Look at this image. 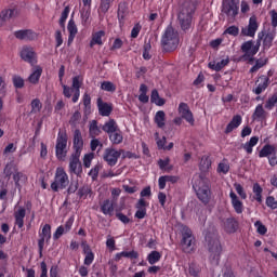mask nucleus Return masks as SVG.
<instances>
[{
    "label": "nucleus",
    "mask_w": 277,
    "mask_h": 277,
    "mask_svg": "<svg viewBox=\"0 0 277 277\" xmlns=\"http://www.w3.org/2000/svg\"><path fill=\"white\" fill-rule=\"evenodd\" d=\"M194 14H196V4L189 0L184 1L177 14V21L182 31H189L192 29Z\"/></svg>",
    "instance_id": "f257e3e1"
},
{
    "label": "nucleus",
    "mask_w": 277,
    "mask_h": 277,
    "mask_svg": "<svg viewBox=\"0 0 277 277\" xmlns=\"http://www.w3.org/2000/svg\"><path fill=\"white\" fill-rule=\"evenodd\" d=\"M179 42L181 38L179 31H176L172 26H168L161 36V47L167 53H172L179 49Z\"/></svg>",
    "instance_id": "f03ea898"
},
{
    "label": "nucleus",
    "mask_w": 277,
    "mask_h": 277,
    "mask_svg": "<svg viewBox=\"0 0 277 277\" xmlns=\"http://www.w3.org/2000/svg\"><path fill=\"white\" fill-rule=\"evenodd\" d=\"M206 241L208 242L210 262L212 265H220V259L222 256V243L220 242V239L211 234H207Z\"/></svg>",
    "instance_id": "7ed1b4c3"
},
{
    "label": "nucleus",
    "mask_w": 277,
    "mask_h": 277,
    "mask_svg": "<svg viewBox=\"0 0 277 277\" xmlns=\"http://www.w3.org/2000/svg\"><path fill=\"white\" fill-rule=\"evenodd\" d=\"M181 248L185 254H192V252H196V236H194L192 228L187 226L182 228Z\"/></svg>",
    "instance_id": "20e7f679"
},
{
    "label": "nucleus",
    "mask_w": 277,
    "mask_h": 277,
    "mask_svg": "<svg viewBox=\"0 0 277 277\" xmlns=\"http://www.w3.org/2000/svg\"><path fill=\"white\" fill-rule=\"evenodd\" d=\"M193 189L197 194V198L203 205H209L211 202V186L205 183V180L198 179L193 181Z\"/></svg>",
    "instance_id": "39448f33"
},
{
    "label": "nucleus",
    "mask_w": 277,
    "mask_h": 277,
    "mask_svg": "<svg viewBox=\"0 0 277 277\" xmlns=\"http://www.w3.org/2000/svg\"><path fill=\"white\" fill-rule=\"evenodd\" d=\"M70 185V180L68 177V173L64 168H56L54 181L51 183L52 192H60V189H66Z\"/></svg>",
    "instance_id": "423d86ee"
},
{
    "label": "nucleus",
    "mask_w": 277,
    "mask_h": 277,
    "mask_svg": "<svg viewBox=\"0 0 277 277\" xmlns=\"http://www.w3.org/2000/svg\"><path fill=\"white\" fill-rule=\"evenodd\" d=\"M68 134L66 131H60L57 133L56 145H55V155L58 161H64L66 155H68Z\"/></svg>",
    "instance_id": "0eeeda50"
},
{
    "label": "nucleus",
    "mask_w": 277,
    "mask_h": 277,
    "mask_svg": "<svg viewBox=\"0 0 277 277\" xmlns=\"http://www.w3.org/2000/svg\"><path fill=\"white\" fill-rule=\"evenodd\" d=\"M259 49H261V40H258L256 44L252 40L245 41L240 47V51L245 53L242 57L250 62L254 60V55L259 53Z\"/></svg>",
    "instance_id": "6e6552de"
},
{
    "label": "nucleus",
    "mask_w": 277,
    "mask_h": 277,
    "mask_svg": "<svg viewBox=\"0 0 277 277\" xmlns=\"http://www.w3.org/2000/svg\"><path fill=\"white\" fill-rule=\"evenodd\" d=\"M122 153H124V149L116 150L113 147H108L104 150L103 159L104 161H106L107 166L114 168V166L118 163V160L120 159Z\"/></svg>",
    "instance_id": "1a4fd4ad"
},
{
    "label": "nucleus",
    "mask_w": 277,
    "mask_h": 277,
    "mask_svg": "<svg viewBox=\"0 0 277 277\" xmlns=\"http://www.w3.org/2000/svg\"><path fill=\"white\" fill-rule=\"evenodd\" d=\"M81 154H71L69 158V173L81 176L83 174V166L81 164Z\"/></svg>",
    "instance_id": "9d476101"
},
{
    "label": "nucleus",
    "mask_w": 277,
    "mask_h": 277,
    "mask_svg": "<svg viewBox=\"0 0 277 277\" xmlns=\"http://www.w3.org/2000/svg\"><path fill=\"white\" fill-rule=\"evenodd\" d=\"M222 12L230 18H235V16L239 14V2L235 0H224L222 5Z\"/></svg>",
    "instance_id": "9b49d317"
},
{
    "label": "nucleus",
    "mask_w": 277,
    "mask_h": 277,
    "mask_svg": "<svg viewBox=\"0 0 277 277\" xmlns=\"http://www.w3.org/2000/svg\"><path fill=\"white\" fill-rule=\"evenodd\" d=\"M271 83L272 80L266 75L259 76L255 80V88L252 90L253 94H256V96L263 94V92L269 88Z\"/></svg>",
    "instance_id": "f8f14e48"
},
{
    "label": "nucleus",
    "mask_w": 277,
    "mask_h": 277,
    "mask_svg": "<svg viewBox=\"0 0 277 277\" xmlns=\"http://www.w3.org/2000/svg\"><path fill=\"white\" fill-rule=\"evenodd\" d=\"M177 111L183 120L187 121L190 127H194L196 119H194V113H192V109H189V105L187 103L181 102Z\"/></svg>",
    "instance_id": "ddd939ff"
},
{
    "label": "nucleus",
    "mask_w": 277,
    "mask_h": 277,
    "mask_svg": "<svg viewBox=\"0 0 277 277\" xmlns=\"http://www.w3.org/2000/svg\"><path fill=\"white\" fill-rule=\"evenodd\" d=\"M256 31H259V22L256 15H252L249 18V24L246 28H242V36H248L249 38H254L256 36Z\"/></svg>",
    "instance_id": "4468645a"
},
{
    "label": "nucleus",
    "mask_w": 277,
    "mask_h": 277,
    "mask_svg": "<svg viewBox=\"0 0 277 277\" xmlns=\"http://www.w3.org/2000/svg\"><path fill=\"white\" fill-rule=\"evenodd\" d=\"M72 149V155H81L83 153V135L79 129L74 131Z\"/></svg>",
    "instance_id": "2eb2a0df"
},
{
    "label": "nucleus",
    "mask_w": 277,
    "mask_h": 277,
    "mask_svg": "<svg viewBox=\"0 0 277 277\" xmlns=\"http://www.w3.org/2000/svg\"><path fill=\"white\" fill-rule=\"evenodd\" d=\"M221 226L227 235H233L237 233V229L239 228V222L235 220V217H227L223 219Z\"/></svg>",
    "instance_id": "dca6fc26"
},
{
    "label": "nucleus",
    "mask_w": 277,
    "mask_h": 277,
    "mask_svg": "<svg viewBox=\"0 0 277 277\" xmlns=\"http://www.w3.org/2000/svg\"><path fill=\"white\" fill-rule=\"evenodd\" d=\"M81 85H83V78L81 76H75L71 82V89H74V95L71 97L72 103H78L81 96Z\"/></svg>",
    "instance_id": "f3484780"
},
{
    "label": "nucleus",
    "mask_w": 277,
    "mask_h": 277,
    "mask_svg": "<svg viewBox=\"0 0 277 277\" xmlns=\"http://www.w3.org/2000/svg\"><path fill=\"white\" fill-rule=\"evenodd\" d=\"M14 36L17 40H26V41H34L38 40V32L31 30V29H22V30H16L14 32Z\"/></svg>",
    "instance_id": "a211bd4d"
},
{
    "label": "nucleus",
    "mask_w": 277,
    "mask_h": 277,
    "mask_svg": "<svg viewBox=\"0 0 277 277\" xmlns=\"http://www.w3.org/2000/svg\"><path fill=\"white\" fill-rule=\"evenodd\" d=\"M229 198L235 213L241 215V213H243L245 210L243 201H241V199H239V196H237V194H235V192L233 190H230L229 193Z\"/></svg>",
    "instance_id": "6ab92c4d"
},
{
    "label": "nucleus",
    "mask_w": 277,
    "mask_h": 277,
    "mask_svg": "<svg viewBox=\"0 0 277 277\" xmlns=\"http://www.w3.org/2000/svg\"><path fill=\"white\" fill-rule=\"evenodd\" d=\"M96 103L100 116H111V111H114V106H111V104L103 102V97H98Z\"/></svg>",
    "instance_id": "aec40b11"
},
{
    "label": "nucleus",
    "mask_w": 277,
    "mask_h": 277,
    "mask_svg": "<svg viewBox=\"0 0 277 277\" xmlns=\"http://www.w3.org/2000/svg\"><path fill=\"white\" fill-rule=\"evenodd\" d=\"M241 122H243V118H241V115H235L229 123L226 126L224 133L226 135L233 133L235 129H239V127H241Z\"/></svg>",
    "instance_id": "412c9836"
},
{
    "label": "nucleus",
    "mask_w": 277,
    "mask_h": 277,
    "mask_svg": "<svg viewBox=\"0 0 277 277\" xmlns=\"http://www.w3.org/2000/svg\"><path fill=\"white\" fill-rule=\"evenodd\" d=\"M21 57L24 62H28V64H36V52L34 48L24 47L21 51Z\"/></svg>",
    "instance_id": "4be33fe9"
},
{
    "label": "nucleus",
    "mask_w": 277,
    "mask_h": 277,
    "mask_svg": "<svg viewBox=\"0 0 277 277\" xmlns=\"http://www.w3.org/2000/svg\"><path fill=\"white\" fill-rule=\"evenodd\" d=\"M26 215H27V210L24 207H19L14 212L15 226H17V228H23V226H25V216Z\"/></svg>",
    "instance_id": "5701e85b"
},
{
    "label": "nucleus",
    "mask_w": 277,
    "mask_h": 277,
    "mask_svg": "<svg viewBox=\"0 0 277 277\" xmlns=\"http://www.w3.org/2000/svg\"><path fill=\"white\" fill-rule=\"evenodd\" d=\"M44 242H47L48 245L51 243V225L50 224L43 225L41 232H39L38 243L44 245Z\"/></svg>",
    "instance_id": "b1692460"
},
{
    "label": "nucleus",
    "mask_w": 277,
    "mask_h": 277,
    "mask_svg": "<svg viewBox=\"0 0 277 277\" xmlns=\"http://www.w3.org/2000/svg\"><path fill=\"white\" fill-rule=\"evenodd\" d=\"M167 183H171V185H174V184L179 183V176H176V175H161L158 179L159 189H166Z\"/></svg>",
    "instance_id": "393cba45"
},
{
    "label": "nucleus",
    "mask_w": 277,
    "mask_h": 277,
    "mask_svg": "<svg viewBox=\"0 0 277 277\" xmlns=\"http://www.w3.org/2000/svg\"><path fill=\"white\" fill-rule=\"evenodd\" d=\"M103 38H105V30H100L92 34L91 41L89 43L90 49H94L96 44L103 47Z\"/></svg>",
    "instance_id": "a878e982"
},
{
    "label": "nucleus",
    "mask_w": 277,
    "mask_h": 277,
    "mask_svg": "<svg viewBox=\"0 0 277 277\" xmlns=\"http://www.w3.org/2000/svg\"><path fill=\"white\" fill-rule=\"evenodd\" d=\"M100 209L103 215H108L109 217H111L114 215V209H115L114 201L109 199H105L101 203Z\"/></svg>",
    "instance_id": "bb28decb"
},
{
    "label": "nucleus",
    "mask_w": 277,
    "mask_h": 277,
    "mask_svg": "<svg viewBox=\"0 0 277 277\" xmlns=\"http://www.w3.org/2000/svg\"><path fill=\"white\" fill-rule=\"evenodd\" d=\"M252 119L256 122H263V120H267V111H265V108H263V104H259L255 107Z\"/></svg>",
    "instance_id": "cd10ccee"
},
{
    "label": "nucleus",
    "mask_w": 277,
    "mask_h": 277,
    "mask_svg": "<svg viewBox=\"0 0 277 277\" xmlns=\"http://www.w3.org/2000/svg\"><path fill=\"white\" fill-rule=\"evenodd\" d=\"M127 14H129V5L127 2H120L118 5L117 18L120 24L124 23V18H127Z\"/></svg>",
    "instance_id": "c85d7f7f"
},
{
    "label": "nucleus",
    "mask_w": 277,
    "mask_h": 277,
    "mask_svg": "<svg viewBox=\"0 0 277 277\" xmlns=\"http://www.w3.org/2000/svg\"><path fill=\"white\" fill-rule=\"evenodd\" d=\"M109 141L114 146H118L124 142V136L122 135V131L117 130L111 134H108Z\"/></svg>",
    "instance_id": "c756f323"
},
{
    "label": "nucleus",
    "mask_w": 277,
    "mask_h": 277,
    "mask_svg": "<svg viewBox=\"0 0 277 277\" xmlns=\"http://www.w3.org/2000/svg\"><path fill=\"white\" fill-rule=\"evenodd\" d=\"M102 130L104 131V133H107L108 135H110L111 133H116V131L119 130L118 123L114 119H109L104 123V126L102 127Z\"/></svg>",
    "instance_id": "7c9ffc66"
},
{
    "label": "nucleus",
    "mask_w": 277,
    "mask_h": 277,
    "mask_svg": "<svg viewBox=\"0 0 277 277\" xmlns=\"http://www.w3.org/2000/svg\"><path fill=\"white\" fill-rule=\"evenodd\" d=\"M40 77H42V67L37 66L36 69L28 77V81L32 85H38V83H40Z\"/></svg>",
    "instance_id": "2f4dec72"
},
{
    "label": "nucleus",
    "mask_w": 277,
    "mask_h": 277,
    "mask_svg": "<svg viewBox=\"0 0 277 277\" xmlns=\"http://www.w3.org/2000/svg\"><path fill=\"white\" fill-rule=\"evenodd\" d=\"M274 150H276V146L272 144H265L262 149L259 151L260 159L267 157L269 158L271 155H274Z\"/></svg>",
    "instance_id": "473e14b6"
},
{
    "label": "nucleus",
    "mask_w": 277,
    "mask_h": 277,
    "mask_svg": "<svg viewBox=\"0 0 277 277\" xmlns=\"http://www.w3.org/2000/svg\"><path fill=\"white\" fill-rule=\"evenodd\" d=\"M16 15V9H5L0 14V27L5 23V21H10V18H14Z\"/></svg>",
    "instance_id": "72a5a7b5"
},
{
    "label": "nucleus",
    "mask_w": 277,
    "mask_h": 277,
    "mask_svg": "<svg viewBox=\"0 0 277 277\" xmlns=\"http://www.w3.org/2000/svg\"><path fill=\"white\" fill-rule=\"evenodd\" d=\"M158 168L162 172H168V173H170L172 170H174V166L170 164V157H167L164 159H159L158 160Z\"/></svg>",
    "instance_id": "f704fd0d"
},
{
    "label": "nucleus",
    "mask_w": 277,
    "mask_h": 277,
    "mask_svg": "<svg viewBox=\"0 0 277 277\" xmlns=\"http://www.w3.org/2000/svg\"><path fill=\"white\" fill-rule=\"evenodd\" d=\"M150 101L158 107H163V105H166V100L159 96V91H157V89L151 91Z\"/></svg>",
    "instance_id": "c9c22d12"
},
{
    "label": "nucleus",
    "mask_w": 277,
    "mask_h": 277,
    "mask_svg": "<svg viewBox=\"0 0 277 277\" xmlns=\"http://www.w3.org/2000/svg\"><path fill=\"white\" fill-rule=\"evenodd\" d=\"M154 121L158 129H163V127H166V111L158 110L155 115Z\"/></svg>",
    "instance_id": "e433bc0d"
},
{
    "label": "nucleus",
    "mask_w": 277,
    "mask_h": 277,
    "mask_svg": "<svg viewBox=\"0 0 277 277\" xmlns=\"http://www.w3.org/2000/svg\"><path fill=\"white\" fill-rule=\"evenodd\" d=\"M252 192L254 194L253 200H256L261 205L263 202V187H261V184L254 183Z\"/></svg>",
    "instance_id": "4c0bfd02"
},
{
    "label": "nucleus",
    "mask_w": 277,
    "mask_h": 277,
    "mask_svg": "<svg viewBox=\"0 0 277 277\" xmlns=\"http://www.w3.org/2000/svg\"><path fill=\"white\" fill-rule=\"evenodd\" d=\"M89 135L90 137H93V138L98 137V135H101V128H98V121L92 120L90 122Z\"/></svg>",
    "instance_id": "58836bf2"
},
{
    "label": "nucleus",
    "mask_w": 277,
    "mask_h": 277,
    "mask_svg": "<svg viewBox=\"0 0 277 277\" xmlns=\"http://www.w3.org/2000/svg\"><path fill=\"white\" fill-rule=\"evenodd\" d=\"M228 64H230V60L229 58H223L222 61L215 63H209V68H211L212 70H215L216 72H220V70H222V68H224L225 66H228Z\"/></svg>",
    "instance_id": "ea45409f"
},
{
    "label": "nucleus",
    "mask_w": 277,
    "mask_h": 277,
    "mask_svg": "<svg viewBox=\"0 0 277 277\" xmlns=\"http://www.w3.org/2000/svg\"><path fill=\"white\" fill-rule=\"evenodd\" d=\"M13 181L15 183V187H17V189H21V183H25V181H27V175H25L21 171H16L13 174Z\"/></svg>",
    "instance_id": "a19ab883"
},
{
    "label": "nucleus",
    "mask_w": 277,
    "mask_h": 277,
    "mask_svg": "<svg viewBox=\"0 0 277 277\" xmlns=\"http://www.w3.org/2000/svg\"><path fill=\"white\" fill-rule=\"evenodd\" d=\"M200 272H202V268L198 265L196 262H192L188 265V274L192 277H200Z\"/></svg>",
    "instance_id": "79ce46f5"
},
{
    "label": "nucleus",
    "mask_w": 277,
    "mask_h": 277,
    "mask_svg": "<svg viewBox=\"0 0 277 277\" xmlns=\"http://www.w3.org/2000/svg\"><path fill=\"white\" fill-rule=\"evenodd\" d=\"M140 92L141 94L138 95V101L144 104L148 103L149 97L146 95L148 93V87L142 83L140 85Z\"/></svg>",
    "instance_id": "37998d69"
},
{
    "label": "nucleus",
    "mask_w": 277,
    "mask_h": 277,
    "mask_svg": "<svg viewBox=\"0 0 277 277\" xmlns=\"http://www.w3.org/2000/svg\"><path fill=\"white\" fill-rule=\"evenodd\" d=\"M216 172L219 174H228V172H230V164L228 163V160L224 159L220 162L216 168Z\"/></svg>",
    "instance_id": "c03bdc74"
},
{
    "label": "nucleus",
    "mask_w": 277,
    "mask_h": 277,
    "mask_svg": "<svg viewBox=\"0 0 277 277\" xmlns=\"http://www.w3.org/2000/svg\"><path fill=\"white\" fill-rule=\"evenodd\" d=\"M68 14H70V6H65L58 21V25L60 27H62V29L66 28V21L68 19Z\"/></svg>",
    "instance_id": "a18cd8bd"
},
{
    "label": "nucleus",
    "mask_w": 277,
    "mask_h": 277,
    "mask_svg": "<svg viewBox=\"0 0 277 277\" xmlns=\"http://www.w3.org/2000/svg\"><path fill=\"white\" fill-rule=\"evenodd\" d=\"M211 158L209 156H202L199 162V168L201 172H207L211 168Z\"/></svg>",
    "instance_id": "49530a36"
},
{
    "label": "nucleus",
    "mask_w": 277,
    "mask_h": 277,
    "mask_svg": "<svg viewBox=\"0 0 277 277\" xmlns=\"http://www.w3.org/2000/svg\"><path fill=\"white\" fill-rule=\"evenodd\" d=\"M30 114H40L42 111V102L40 98H34L30 103Z\"/></svg>",
    "instance_id": "de8ad7c7"
},
{
    "label": "nucleus",
    "mask_w": 277,
    "mask_h": 277,
    "mask_svg": "<svg viewBox=\"0 0 277 277\" xmlns=\"http://www.w3.org/2000/svg\"><path fill=\"white\" fill-rule=\"evenodd\" d=\"M147 261L149 265H155V263H159L161 261V254L159 251H151L147 255Z\"/></svg>",
    "instance_id": "09e8293b"
},
{
    "label": "nucleus",
    "mask_w": 277,
    "mask_h": 277,
    "mask_svg": "<svg viewBox=\"0 0 277 277\" xmlns=\"http://www.w3.org/2000/svg\"><path fill=\"white\" fill-rule=\"evenodd\" d=\"M267 62H268L267 58H259V60H256L255 65H253L250 68L249 72H251V74L252 72H258V70H261V68H263V66H267Z\"/></svg>",
    "instance_id": "8fccbe9b"
},
{
    "label": "nucleus",
    "mask_w": 277,
    "mask_h": 277,
    "mask_svg": "<svg viewBox=\"0 0 277 277\" xmlns=\"http://www.w3.org/2000/svg\"><path fill=\"white\" fill-rule=\"evenodd\" d=\"M92 193V189L90 186L84 185L78 189L77 196H79L80 199L85 200L88 198V195Z\"/></svg>",
    "instance_id": "3c124183"
},
{
    "label": "nucleus",
    "mask_w": 277,
    "mask_h": 277,
    "mask_svg": "<svg viewBox=\"0 0 277 277\" xmlns=\"http://www.w3.org/2000/svg\"><path fill=\"white\" fill-rule=\"evenodd\" d=\"M265 109L272 110L274 107H277V93H274L264 105Z\"/></svg>",
    "instance_id": "603ef678"
},
{
    "label": "nucleus",
    "mask_w": 277,
    "mask_h": 277,
    "mask_svg": "<svg viewBox=\"0 0 277 277\" xmlns=\"http://www.w3.org/2000/svg\"><path fill=\"white\" fill-rule=\"evenodd\" d=\"M12 81L14 88H16L17 90H22V88H25V79H23V77L15 75L13 76Z\"/></svg>",
    "instance_id": "864d4df0"
},
{
    "label": "nucleus",
    "mask_w": 277,
    "mask_h": 277,
    "mask_svg": "<svg viewBox=\"0 0 277 277\" xmlns=\"http://www.w3.org/2000/svg\"><path fill=\"white\" fill-rule=\"evenodd\" d=\"M82 103L84 105V111H90V109H92V97L90 96V94H83Z\"/></svg>",
    "instance_id": "5fc2aeb1"
},
{
    "label": "nucleus",
    "mask_w": 277,
    "mask_h": 277,
    "mask_svg": "<svg viewBox=\"0 0 277 277\" xmlns=\"http://www.w3.org/2000/svg\"><path fill=\"white\" fill-rule=\"evenodd\" d=\"M67 31L71 36H77L79 29L77 28V24H75V19L70 18L67 25Z\"/></svg>",
    "instance_id": "6e6d98bb"
},
{
    "label": "nucleus",
    "mask_w": 277,
    "mask_h": 277,
    "mask_svg": "<svg viewBox=\"0 0 277 277\" xmlns=\"http://www.w3.org/2000/svg\"><path fill=\"white\" fill-rule=\"evenodd\" d=\"M79 120H81V113L76 110L69 119L70 127H77L79 124Z\"/></svg>",
    "instance_id": "4d7b16f0"
},
{
    "label": "nucleus",
    "mask_w": 277,
    "mask_h": 277,
    "mask_svg": "<svg viewBox=\"0 0 277 277\" xmlns=\"http://www.w3.org/2000/svg\"><path fill=\"white\" fill-rule=\"evenodd\" d=\"M101 89L105 92H116V84H114L111 81H103Z\"/></svg>",
    "instance_id": "13d9d810"
},
{
    "label": "nucleus",
    "mask_w": 277,
    "mask_h": 277,
    "mask_svg": "<svg viewBox=\"0 0 277 277\" xmlns=\"http://www.w3.org/2000/svg\"><path fill=\"white\" fill-rule=\"evenodd\" d=\"M254 227L256 228L258 235H267V226H265L263 222L256 221Z\"/></svg>",
    "instance_id": "bf43d9fd"
},
{
    "label": "nucleus",
    "mask_w": 277,
    "mask_h": 277,
    "mask_svg": "<svg viewBox=\"0 0 277 277\" xmlns=\"http://www.w3.org/2000/svg\"><path fill=\"white\" fill-rule=\"evenodd\" d=\"M234 187L238 196H240L241 200H246L248 198V194L246 193V189H243V186L241 184L235 183Z\"/></svg>",
    "instance_id": "052dcab7"
},
{
    "label": "nucleus",
    "mask_w": 277,
    "mask_h": 277,
    "mask_svg": "<svg viewBox=\"0 0 277 277\" xmlns=\"http://www.w3.org/2000/svg\"><path fill=\"white\" fill-rule=\"evenodd\" d=\"M115 215L121 224H131V219L127 214L120 211H117Z\"/></svg>",
    "instance_id": "680f3d73"
},
{
    "label": "nucleus",
    "mask_w": 277,
    "mask_h": 277,
    "mask_svg": "<svg viewBox=\"0 0 277 277\" xmlns=\"http://www.w3.org/2000/svg\"><path fill=\"white\" fill-rule=\"evenodd\" d=\"M123 45H124V41H122V39L120 38H116L113 42V45L110 47V51H118L122 49Z\"/></svg>",
    "instance_id": "e2e57ef3"
},
{
    "label": "nucleus",
    "mask_w": 277,
    "mask_h": 277,
    "mask_svg": "<svg viewBox=\"0 0 277 277\" xmlns=\"http://www.w3.org/2000/svg\"><path fill=\"white\" fill-rule=\"evenodd\" d=\"M92 159H94V154H85L83 157V166L84 168H90L92 166Z\"/></svg>",
    "instance_id": "0e129e2a"
},
{
    "label": "nucleus",
    "mask_w": 277,
    "mask_h": 277,
    "mask_svg": "<svg viewBox=\"0 0 277 277\" xmlns=\"http://www.w3.org/2000/svg\"><path fill=\"white\" fill-rule=\"evenodd\" d=\"M272 42H274V34L269 32L264 37L263 44L269 49V47H272Z\"/></svg>",
    "instance_id": "69168bd1"
},
{
    "label": "nucleus",
    "mask_w": 277,
    "mask_h": 277,
    "mask_svg": "<svg viewBox=\"0 0 277 277\" xmlns=\"http://www.w3.org/2000/svg\"><path fill=\"white\" fill-rule=\"evenodd\" d=\"M224 34H228V36H234L236 38V36H239V27L237 26H229Z\"/></svg>",
    "instance_id": "338daca9"
},
{
    "label": "nucleus",
    "mask_w": 277,
    "mask_h": 277,
    "mask_svg": "<svg viewBox=\"0 0 277 277\" xmlns=\"http://www.w3.org/2000/svg\"><path fill=\"white\" fill-rule=\"evenodd\" d=\"M266 206L269 207V209H277V201L274 196H268L266 198Z\"/></svg>",
    "instance_id": "774afa93"
}]
</instances>
